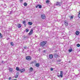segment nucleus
Segmentation results:
<instances>
[{"label":"nucleus","instance_id":"obj_1","mask_svg":"<svg viewBox=\"0 0 80 80\" xmlns=\"http://www.w3.org/2000/svg\"><path fill=\"white\" fill-rule=\"evenodd\" d=\"M47 43V41H42L40 43V45L41 47H44L45 45V44Z\"/></svg>","mask_w":80,"mask_h":80},{"label":"nucleus","instance_id":"obj_28","mask_svg":"<svg viewBox=\"0 0 80 80\" xmlns=\"http://www.w3.org/2000/svg\"><path fill=\"white\" fill-rule=\"evenodd\" d=\"M23 24H25V23H26V22H25V21H24L23 22Z\"/></svg>","mask_w":80,"mask_h":80},{"label":"nucleus","instance_id":"obj_29","mask_svg":"<svg viewBox=\"0 0 80 80\" xmlns=\"http://www.w3.org/2000/svg\"><path fill=\"white\" fill-rule=\"evenodd\" d=\"M51 71H53V68H51Z\"/></svg>","mask_w":80,"mask_h":80},{"label":"nucleus","instance_id":"obj_20","mask_svg":"<svg viewBox=\"0 0 80 80\" xmlns=\"http://www.w3.org/2000/svg\"><path fill=\"white\" fill-rule=\"evenodd\" d=\"M24 5L25 6H27V3H24Z\"/></svg>","mask_w":80,"mask_h":80},{"label":"nucleus","instance_id":"obj_13","mask_svg":"<svg viewBox=\"0 0 80 80\" xmlns=\"http://www.w3.org/2000/svg\"><path fill=\"white\" fill-rule=\"evenodd\" d=\"M16 70H17V71H20V69H19V67H16Z\"/></svg>","mask_w":80,"mask_h":80},{"label":"nucleus","instance_id":"obj_9","mask_svg":"<svg viewBox=\"0 0 80 80\" xmlns=\"http://www.w3.org/2000/svg\"><path fill=\"white\" fill-rule=\"evenodd\" d=\"M64 24L66 26H67L68 25V22H67V21H65L64 22Z\"/></svg>","mask_w":80,"mask_h":80},{"label":"nucleus","instance_id":"obj_34","mask_svg":"<svg viewBox=\"0 0 80 80\" xmlns=\"http://www.w3.org/2000/svg\"><path fill=\"white\" fill-rule=\"evenodd\" d=\"M12 78H9V80H11V79Z\"/></svg>","mask_w":80,"mask_h":80},{"label":"nucleus","instance_id":"obj_21","mask_svg":"<svg viewBox=\"0 0 80 80\" xmlns=\"http://www.w3.org/2000/svg\"><path fill=\"white\" fill-rule=\"evenodd\" d=\"M11 45H12V46H13V45H14V44H13V42H11Z\"/></svg>","mask_w":80,"mask_h":80},{"label":"nucleus","instance_id":"obj_27","mask_svg":"<svg viewBox=\"0 0 80 80\" xmlns=\"http://www.w3.org/2000/svg\"><path fill=\"white\" fill-rule=\"evenodd\" d=\"M18 75H17L16 76L15 78H18Z\"/></svg>","mask_w":80,"mask_h":80},{"label":"nucleus","instance_id":"obj_14","mask_svg":"<svg viewBox=\"0 0 80 80\" xmlns=\"http://www.w3.org/2000/svg\"><path fill=\"white\" fill-rule=\"evenodd\" d=\"M28 24L29 25H32V23L30 22H28Z\"/></svg>","mask_w":80,"mask_h":80},{"label":"nucleus","instance_id":"obj_25","mask_svg":"<svg viewBox=\"0 0 80 80\" xmlns=\"http://www.w3.org/2000/svg\"><path fill=\"white\" fill-rule=\"evenodd\" d=\"M72 49L69 50V52H72Z\"/></svg>","mask_w":80,"mask_h":80},{"label":"nucleus","instance_id":"obj_5","mask_svg":"<svg viewBox=\"0 0 80 80\" xmlns=\"http://www.w3.org/2000/svg\"><path fill=\"white\" fill-rule=\"evenodd\" d=\"M42 5H38L36 7L37 8H42Z\"/></svg>","mask_w":80,"mask_h":80},{"label":"nucleus","instance_id":"obj_3","mask_svg":"<svg viewBox=\"0 0 80 80\" xmlns=\"http://www.w3.org/2000/svg\"><path fill=\"white\" fill-rule=\"evenodd\" d=\"M62 3L61 2H57V3L56 4V5L57 6H61Z\"/></svg>","mask_w":80,"mask_h":80},{"label":"nucleus","instance_id":"obj_31","mask_svg":"<svg viewBox=\"0 0 80 80\" xmlns=\"http://www.w3.org/2000/svg\"><path fill=\"white\" fill-rule=\"evenodd\" d=\"M73 18V16H71V18H70V19H72Z\"/></svg>","mask_w":80,"mask_h":80},{"label":"nucleus","instance_id":"obj_19","mask_svg":"<svg viewBox=\"0 0 80 80\" xmlns=\"http://www.w3.org/2000/svg\"><path fill=\"white\" fill-rule=\"evenodd\" d=\"M26 32H29V29H27L26 30Z\"/></svg>","mask_w":80,"mask_h":80},{"label":"nucleus","instance_id":"obj_2","mask_svg":"<svg viewBox=\"0 0 80 80\" xmlns=\"http://www.w3.org/2000/svg\"><path fill=\"white\" fill-rule=\"evenodd\" d=\"M60 75H58V77H61V78H62L63 77V72L62 71H61L60 72Z\"/></svg>","mask_w":80,"mask_h":80},{"label":"nucleus","instance_id":"obj_36","mask_svg":"<svg viewBox=\"0 0 80 80\" xmlns=\"http://www.w3.org/2000/svg\"><path fill=\"white\" fill-rule=\"evenodd\" d=\"M2 63H4V62H3V61H2Z\"/></svg>","mask_w":80,"mask_h":80},{"label":"nucleus","instance_id":"obj_6","mask_svg":"<svg viewBox=\"0 0 80 80\" xmlns=\"http://www.w3.org/2000/svg\"><path fill=\"white\" fill-rule=\"evenodd\" d=\"M41 17L42 19H45V18H46V17L45 16V14H42L41 15Z\"/></svg>","mask_w":80,"mask_h":80},{"label":"nucleus","instance_id":"obj_22","mask_svg":"<svg viewBox=\"0 0 80 80\" xmlns=\"http://www.w3.org/2000/svg\"><path fill=\"white\" fill-rule=\"evenodd\" d=\"M77 46L78 47H79L80 46V44H78L77 45Z\"/></svg>","mask_w":80,"mask_h":80},{"label":"nucleus","instance_id":"obj_37","mask_svg":"<svg viewBox=\"0 0 80 80\" xmlns=\"http://www.w3.org/2000/svg\"><path fill=\"white\" fill-rule=\"evenodd\" d=\"M7 39L8 40V38H7Z\"/></svg>","mask_w":80,"mask_h":80},{"label":"nucleus","instance_id":"obj_38","mask_svg":"<svg viewBox=\"0 0 80 80\" xmlns=\"http://www.w3.org/2000/svg\"><path fill=\"white\" fill-rule=\"evenodd\" d=\"M11 13H12V12H10V14H11Z\"/></svg>","mask_w":80,"mask_h":80},{"label":"nucleus","instance_id":"obj_11","mask_svg":"<svg viewBox=\"0 0 80 80\" xmlns=\"http://www.w3.org/2000/svg\"><path fill=\"white\" fill-rule=\"evenodd\" d=\"M50 58H53V55L52 54H50L49 56Z\"/></svg>","mask_w":80,"mask_h":80},{"label":"nucleus","instance_id":"obj_26","mask_svg":"<svg viewBox=\"0 0 80 80\" xmlns=\"http://www.w3.org/2000/svg\"><path fill=\"white\" fill-rule=\"evenodd\" d=\"M24 49H27V46H25L24 47Z\"/></svg>","mask_w":80,"mask_h":80},{"label":"nucleus","instance_id":"obj_10","mask_svg":"<svg viewBox=\"0 0 80 80\" xmlns=\"http://www.w3.org/2000/svg\"><path fill=\"white\" fill-rule=\"evenodd\" d=\"M79 34H80V32H79L78 31H77L76 32V34L77 35H79Z\"/></svg>","mask_w":80,"mask_h":80},{"label":"nucleus","instance_id":"obj_32","mask_svg":"<svg viewBox=\"0 0 80 80\" xmlns=\"http://www.w3.org/2000/svg\"><path fill=\"white\" fill-rule=\"evenodd\" d=\"M61 59H59L58 60V62H61Z\"/></svg>","mask_w":80,"mask_h":80},{"label":"nucleus","instance_id":"obj_23","mask_svg":"<svg viewBox=\"0 0 80 80\" xmlns=\"http://www.w3.org/2000/svg\"><path fill=\"white\" fill-rule=\"evenodd\" d=\"M0 38H2V34L1 33H0Z\"/></svg>","mask_w":80,"mask_h":80},{"label":"nucleus","instance_id":"obj_24","mask_svg":"<svg viewBox=\"0 0 80 80\" xmlns=\"http://www.w3.org/2000/svg\"><path fill=\"white\" fill-rule=\"evenodd\" d=\"M49 2H50V1H49V0H48L46 1V3H49Z\"/></svg>","mask_w":80,"mask_h":80},{"label":"nucleus","instance_id":"obj_15","mask_svg":"<svg viewBox=\"0 0 80 80\" xmlns=\"http://www.w3.org/2000/svg\"><path fill=\"white\" fill-rule=\"evenodd\" d=\"M18 27L19 28H21V24H19L18 25Z\"/></svg>","mask_w":80,"mask_h":80},{"label":"nucleus","instance_id":"obj_16","mask_svg":"<svg viewBox=\"0 0 80 80\" xmlns=\"http://www.w3.org/2000/svg\"><path fill=\"white\" fill-rule=\"evenodd\" d=\"M9 70L10 72H12L13 69L12 68H9Z\"/></svg>","mask_w":80,"mask_h":80},{"label":"nucleus","instance_id":"obj_35","mask_svg":"<svg viewBox=\"0 0 80 80\" xmlns=\"http://www.w3.org/2000/svg\"><path fill=\"white\" fill-rule=\"evenodd\" d=\"M24 27H26V24H24Z\"/></svg>","mask_w":80,"mask_h":80},{"label":"nucleus","instance_id":"obj_12","mask_svg":"<svg viewBox=\"0 0 80 80\" xmlns=\"http://www.w3.org/2000/svg\"><path fill=\"white\" fill-rule=\"evenodd\" d=\"M33 68H32V67L30 68L29 69L30 72H33Z\"/></svg>","mask_w":80,"mask_h":80},{"label":"nucleus","instance_id":"obj_8","mask_svg":"<svg viewBox=\"0 0 80 80\" xmlns=\"http://www.w3.org/2000/svg\"><path fill=\"white\" fill-rule=\"evenodd\" d=\"M25 70L24 69H20V70H19V71L20 72H25Z\"/></svg>","mask_w":80,"mask_h":80},{"label":"nucleus","instance_id":"obj_7","mask_svg":"<svg viewBox=\"0 0 80 80\" xmlns=\"http://www.w3.org/2000/svg\"><path fill=\"white\" fill-rule=\"evenodd\" d=\"M32 33H33V30L32 29H31L28 33L29 35H32Z\"/></svg>","mask_w":80,"mask_h":80},{"label":"nucleus","instance_id":"obj_17","mask_svg":"<svg viewBox=\"0 0 80 80\" xmlns=\"http://www.w3.org/2000/svg\"><path fill=\"white\" fill-rule=\"evenodd\" d=\"M54 57L56 58L57 57H58V54H54Z\"/></svg>","mask_w":80,"mask_h":80},{"label":"nucleus","instance_id":"obj_33","mask_svg":"<svg viewBox=\"0 0 80 80\" xmlns=\"http://www.w3.org/2000/svg\"><path fill=\"white\" fill-rule=\"evenodd\" d=\"M23 0H19V1L20 2H22Z\"/></svg>","mask_w":80,"mask_h":80},{"label":"nucleus","instance_id":"obj_30","mask_svg":"<svg viewBox=\"0 0 80 80\" xmlns=\"http://www.w3.org/2000/svg\"><path fill=\"white\" fill-rule=\"evenodd\" d=\"M78 17H79V18H80V13H79V14H78Z\"/></svg>","mask_w":80,"mask_h":80},{"label":"nucleus","instance_id":"obj_4","mask_svg":"<svg viewBox=\"0 0 80 80\" xmlns=\"http://www.w3.org/2000/svg\"><path fill=\"white\" fill-rule=\"evenodd\" d=\"M26 59L28 60H31V59H32V58L29 56H28L26 57Z\"/></svg>","mask_w":80,"mask_h":80},{"label":"nucleus","instance_id":"obj_18","mask_svg":"<svg viewBox=\"0 0 80 80\" xmlns=\"http://www.w3.org/2000/svg\"><path fill=\"white\" fill-rule=\"evenodd\" d=\"M36 66L37 67H38L40 66V65L39 64V63H37L36 64Z\"/></svg>","mask_w":80,"mask_h":80}]
</instances>
